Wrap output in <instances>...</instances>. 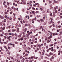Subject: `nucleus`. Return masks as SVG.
Returning <instances> with one entry per match:
<instances>
[{
  "label": "nucleus",
  "mask_w": 62,
  "mask_h": 62,
  "mask_svg": "<svg viewBox=\"0 0 62 62\" xmlns=\"http://www.w3.org/2000/svg\"><path fill=\"white\" fill-rule=\"evenodd\" d=\"M7 9H8L7 11V12H9V10H10V11L11 10V8H10V7H8V8Z\"/></svg>",
  "instance_id": "f257e3e1"
},
{
  "label": "nucleus",
  "mask_w": 62,
  "mask_h": 62,
  "mask_svg": "<svg viewBox=\"0 0 62 62\" xmlns=\"http://www.w3.org/2000/svg\"><path fill=\"white\" fill-rule=\"evenodd\" d=\"M51 23H54L53 22V21L52 20L50 21L49 22V24H51Z\"/></svg>",
  "instance_id": "f03ea898"
},
{
  "label": "nucleus",
  "mask_w": 62,
  "mask_h": 62,
  "mask_svg": "<svg viewBox=\"0 0 62 62\" xmlns=\"http://www.w3.org/2000/svg\"><path fill=\"white\" fill-rule=\"evenodd\" d=\"M9 45H12V46H13V47H14L15 46L14 45V44H11V43H10L9 44Z\"/></svg>",
  "instance_id": "7ed1b4c3"
},
{
  "label": "nucleus",
  "mask_w": 62,
  "mask_h": 62,
  "mask_svg": "<svg viewBox=\"0 0 62 62\" xmlns=\"http://www.w3.org/2000/svg\"><path fill=\"white\" fill-rule=\"evenodd\" d=\"M52 38V35H50L49 36V37H48V39H50V38Z\"/></svg>",
  "instance_id": "20e7f679"
},
{
  "label": "nucleus",
  "mask_w": 62,
  "mask_h": 62,
  "mask_svg": "<svg viewBox=\"0 0 62 62\" xmlns=\"http://www.w3.org/2000/svg\"><path fill=\"white\" fill-rule=\"evenodd\" d=\"M31 13L33 14H35V13H36V12L32 11H31Z\"/></svg>",
  "instance_id": "39448f33"
},
{
  "label": "nucleus",
  "mask_w": 62,
  "mask_h": 62,
  "mask_svg": "<svg viewBox=\"0 0 62 62\" xmlns=\"http://www.w3.org/2000/svg\"><path fill=\"white\" fill-rule=\"evenodd\" d=\"M0 29H2V31H3V27H0Z\"/></svg>",
  "instance_id": "423d86ee"
},
{
  "label": "nucleus",
  "mask_w": 62,
  "mask_h": 62,
  "mask_svg": "<svg viewBox=\"0 0 62 62\" xmlns=\"http://www.w3.org/2000/svg\"><path fill=\"white\" fill-rule=\"evenodd\" d=\"M4 7H5V8H8V6L6 5H4Z\"/></svg>",
  "instance_id": "0eeeda50"
},
{
  "label": "nucleus",
  "mask_w": 62,
  "mask_h": 62,
  "mask_svg": "<svg viewBox=\"0 0 62 62\" xmlns=\"http://www.w3.org/2000/svg\"><path fill=\"white\" fill-rule=\"evenodd\" d=\"M13 20H16V17H13Z\"/></svg>",
  "instance_id": "6e6552de"
},
{
  "label": "nucleus",
  "mask_w": 62,
  "mask_h": 62,
  "mask_svg": "<svg viewBox=\"0 0 62 62\" xmlns=\"http://www.w3.org/2000/svg\"><path fill=\"white\" fill-rule=\"evenodd\" d=\"M49 28H51V27H52V25H51L50 26H49Z\"/></svg>",
  "instance_id": "1a4fd4ad"
},
{
  "label": "nucleus",
  "mask_w": 62,
  "mask_h": 62,
  "mask_svg": "<svg viewBox=\"0 0 62 62\" xmlns=\"http://www.w3.org/2000/svg\"><path fill=\"white\" fill-rule=\"evenodd\" d=\"M1 19H2V20H3V19H4V17L1 16Z\"/></svg>",
  "instance_id": "9d476101"
},
{
  "label": "nucleus",
  "mask_w": 62,
  "mask_h": 62,
  "mask_svg": "<svg viewBox=\"0 0 62 62\" xmlns=\"http://www.w3.org/2000/svg\"><path fill=\"white\" fill-rule=\"evenodd\" d=\"M5 36H8V34L5 33Z\"/></svg>",
  "instance_id": "9b49d317"
},
{
  "label": "nucleus",
  "mask_w": 62,
  "mask_h": 62,
  "mask_svg": "<svg viewBox=\"0 0 62 62\" xmlns=\"http://www.w3.org/2000/svg\"><path fill=\"white\" fill-rule=\"evenodd\" d=\"M49 4H51V3H52V1H51L50 0L49 1Z\"/></svg>",
  "instance_id": "f8f14e48"
},
{
  "label": "nucleus",
  "mask_w": 62,
  "mask_h": 62,
  "mask_svg": "<svg viewBox=\"0 0 62 62\" xmlns=\"http://www.w3.org/2000/svg\"><path fill=\"white\" fill-rule=\"evenodd\" d=\"M21 40H23V37L21 38L20 39Z\"/></svg>",
  "instance_id": "ddd939ff"
},
{
  "label": "nucleus",
  "mask_w": 62,
  "mask_h": 62,
  "mask_svg": "<svg viewBox=\"0 0 62 62\" xmlns=\"http://www.w3.org/2000/svg\"><path fill=\"white\" fill-rule=\"evenodd\" d=\"M35 5H39V4L38 3H35Z\"/></svg>",
  "instance_id": "4468645a"
},
{
  "label": "nucleus",
  "mask_w": 62,
  "mask_h": 62,
  "mask_svg": "<svg viewBox=\"0 0 62 62\" xmlns=\"http://www.w3.org/2000/svg\"><path fill=\"white\" fill-rule=\"evenodd\" d=\"M26 37H29V35L28 34H26Z\"/></svg>",
  "instance_id": "2eb2a0df"
},
{
  "label": "nucleus",
  "mask_w": 62,
  "mask_h": 62,
  "mask_svg": "<svg viewBox=\"0 0 62 62\" xmlns=\"http://www.w3.org/2000/svg\"><path fill=\"white\" fill-rule=\"evenodd\" d=\"M18 26L19 27H21V26H22L21 25V24H19Z\"/></svg>",
  "instance_id": "dca6fc26"
},
{
  "label": "nucleus",
  "mask_w": 62,
  "mask_h": 62,
  "mask_svg": "<svg viewBox=\"0 0 62 62\" xmlns=\"http://www.w3.org/2000/svg\"><path fill=\"white\" fill-rule=\"evenodd\" d=\"M25 26H28V24H25Z\"/></svg>",
  "instance_id": "f3484780"
},
{
  "label": "nucleus",
  "mask_w": 62,
  "mask_h": 62,
  "mask_svg": "<svg viewBox=\"0 0 62 62\" xmlns=\"http://www.w3.org/2000/svg\"><path fill=\"white\" fill-rule=\"evenodd\" d=\"M39 49H40V50H41V48L40 47V46H39Z\"/></svg>",
  "instance_id": "a211bd4d"
},
{
  "label": "nucleus",
  "mask_w": 62,
  "mask_h": 62,
  "mask_svg": "<svg viewBox=\"0 0 62 62\" xmlns=\"http://www.w3.org/2000/svg\"><path fill=\"white\" fill-rule=\"evenodd\" d=\"M40 21L41 22H43V19H40Z\"/></svg>",
  "instance_id": "6ab92c4d"
},
{
  "label": "nucleus",
  "mask_w": 62,
  "mask_h": 62,
  "mask_svg": "<svg viewBox=\"0 0 62 62\" xmlns=\"http://www.w3.org/2000/svg\"><path fill=\"white\" fill-rule=\"evenodd\" d=\"M32 8L33 10H35V8Z\"/></svg>",
  "instance_id": "aec40b11"
},
{
  "label": "nucleus",
  "mask_w": 62,
  "mask_h": 62,
  "mask_svg": "<svg viewBox=\"0 0 62 62\" xmlns=\"http://www.w3.org/2000/svg\"><path fill=\"white\" fill-rule=\"evenodd\" d=\"M0 36H1V37H2V36H3V35L2 34H0Z\"/></svg>",
  "instance_id": "412c9836"
},
{
  "label": "nucleus",
  "mask_w": 62,
  "mask_h": 62,
  "mask_svg": "<svg viewBox=\"0 0 62 62\" xmlns=\"http://www.w3.org/2000/svg\"><path fill=\"white\" fill-rule=\"evenodd\" d=\"M6 51H8V48H6Z\"/></svg>",
  "instance_id": "4be33fe9"
},
{
  "label": "nucleus",
  "mask_w": 62,
  "mask_h": 62,
  "mask_svg": "<svg viewBox=\"0 0 62 62\" xmlns=\"http://www.w3.org/2000/svg\"><path fill=\"white\" fill-rule=\"evenodd\" d=\"M23 38H25L26 37V35H23Z\"/></svg>",
  "instance_id": "5701e85b"
},
{
  "label": "nucleus",
  "mask_w": 62,
  "mask_h": 62,
  "mask_svg": "<svg viewBox=\"0 0 62 62\" xmlns=\"http://www.w3.org/2000/svg\"><path fill=\"white\" fill-rule=\"evenodd\" d=\"M6 19L7 20H8V19H9V17H6Z\"/></svg>",
  "instance_id": "b1692460"
},
{
  "label": "nucleus",
  "mask_w": 62,
  "mask_h": 62,
  "mask_svg": "<svg viewBox=\"0 0 62 62\" xmlns=\"http://www.w3.org/2000/svg\"><path fill=\"white\" fill-rule=\"evenodd\" d=\"M24 42V43H26V40H24V41H23Z\"/></svg>",
  "instance_id": "393cba45"
},
{
  "label": "nucleus",
  "mask_w": 62,
  "mask_h": 62,
  "mask_svg": "<svg viewBox=\"0 0 62 62\" xmlns=\"http://www.w3.org/2000/svg\"><path fill=\"white\" fill-rule=\"evenodd\" d=\"M4 48H5L6 49V48H7V46H4Z\"/></svg>",
  "instance_id": "a878e982"
},
{
  "label": "nucleus",
  "mask_w": 62,
  "mask_h": 62,
  "mask_svg": "<svg viewBox=\"0 0 62 62\" xmlns=\"http://www.w3.org/2000/svg\"><path fill=\"white\" fill-rule=\"evenodd\" d=\"M5 27H3V31L4 30H5Z\"/></svg>",
  "instance_id": "bb28decb"
},
{
  "label": "nucleus",
  "mask_w": 62,
  "mask_h": 62,
  "mask_svg": "<svg viewBox=\"0 0 62 62\" xmlns=\"http://www.w3.org/2000/svg\"><path fill=\"white\" fill-rule=\"evenodd\" d=\"M6 21H7V20H6V19H5L4 20V22L5 23L6 22Z\"/></svg>",
  "instance_id": "cd10ccee"
},
{
  "label": "nucleus",
  "mask_w": 62,
  "mask_h": 62,
  "mask_svg": "<svg viewBox=\"0 0 62 62\" xmlns=\"http://www.w3.org/2000/svg\"><path fill=\"white\" fill-rule=\"evenodd\" d=\"M16 32L17 33H19V32H20V31H19L17 30V31H16Z\"/></svg>",
  "instance_id": "c85d7f7f"
},
{
  "label": "nucleus",
  "mask_w": 62,
  "mask_h": 62,
  "mask_svg": "<svg viewBox=\"0 0 62 62\" xmlns=\"http://www.w3.org/2000/svg\"><path fill=\"white\" fill-rule=\"evenodd\" d=\"M50 21H52V20H53V18H51L50 19Z\"/></svg>",
  "instance_id": "c756f323"
},
{
  "label": "nucleus",
  "mask_w": 62,
  "mask_h": 62,
  "mask_svg": "<svg viewBox=\"0 0 62 62\" xmlns=\"http://www.w3.org/2000/svg\"><path fill=\"white\" fill-rule=\"evenodd\" d=\"M37 50H35V53H37Z\"/></svg>",
  "instance_id": "7c9ffc66"
},
{
  "label": "nucleus",
  "mask_w": 62,
  "mask_h": 62,
  "mask_svg": "<svg viewBox=\"0 0 62 62\" xmlns=\"http://www.w3.org/2000/svg\"><path fill=\"white\" fill-rule=\"evenodd\" d=\"M49 42H50V40H47V43H49Z\"/></svg>",
  "instance_id": "2f4dec72"
},
{
  "label": "nucleus",
  "mask_w": 62,
  "mask_h": 62,
  "mask_svg": "<svg viewBox=\"0 0 62 62\" xmlns=\"http://www.w3.org/2000/svg\"><path fill=\"white\" fill-rule=\"evenodd\" d=\"M7 4L8 5H9V3L8 2H7Z\"/></svg>",
  "instance_id": "473e14b6"
},
{
  "label": "nucleus",
  "mask_w": 62,
  "mask_h": 62,
  "mask_svg": "<svg viewBox=\"0 0 62 62\" xmlns=\"http://www.w3.org/2000/svg\"><path fill=\"white\" fill-rule=\"evenodd\" d=\"M14 10H16V8H14Z\"/></svg>",
  "instance_id": "72a5a7b5"
},
{
  "label": "nucleus",
  "mask_w": 62,
  "mask_h": 62,
  "mask_svg": "<svg viewBox=\"0 0 62 62\" xmlns=\"http://www.w3.org/2000/svg\"><path fill=\"white\" fill-rule=\"evenodd\" d=\"M18 37H19V38H20V37H21V35H18Z\"/></svg>",
  "instance_id": "f704fd0d"
},
{
  "label": "nucleus",
  "mask_w": 62,
  "mask_h": 62,
  "mask_svg": "<svg viewBox=\"0 0 62 62\" xmlns=\"http://www.w3.org/2000/svg\"><path fill=\"white\" fill-rule=\"evenodd\" d=\"M20 59L23 58V57L22 56H20Z\"/></svg>",
  "instance_id": "c9c22d12"
},
{
  "label": "nucleus",
  "mask_w": 62,
  "mask_h": 62,
  "mask_svg": "<svg viewBox=\"0 0 62 62\" xmlns=\"http://www.w3.org/2000/svg\"><path fill=\"white\" fill-rule=\"evenodd\" d=\"M53 26L54 27V26H55V25H54V23H53Z\"/></svg>",
  "instance_id": "e433bc0d"
},
{
  "label": "nucleus",
  "mask_w": 62,
  "mask_h": 62,
  "mask_svg": "<svg viewBox=\"0 0 62 62\" xmlns=\"http://www.w3.org/2000/svg\"><path fill=\"white\" fill-rule=\"evenodd\" d=\"M22 33L23 35H25V32H23Z\"/></svg>",
  "instance_id": "4c0bfd02"
},
{
  "label": "nucleus",
  "mask_w": 62,
  "mask_h": 62,
  "mask_svg": "<svg viewBox=\"0 0 62 62\" xmlns=\"http://www.w3.org/2000/svg\"><path fill=\"white\" fill-rule=\"evenodd\" d=\"M10 14H12V12L11 11L10 12Z\"/></svg>",
  "instance_id": "58836bf2"
},
{
  "label": "nucleus",
  "mask_w": 62,
  "mask_h": 62,
  "mask_svg": "<svg viewBox=\"0 0 62 62\" xmlns=\"http://www.w3.org/2000/svg\"><path fill=\"white\" fill-rule=\"evenodd\" d=\"M26 12L27 13V14H28V13H29V12L28 11H27Z\"/></svg>",
  "instance_id": "ea45409f"
},
{
  "label": "nucleus",
  "mask_w": 62,
  "mask_h": 62,
  "mask_svg": "<svg viewBox=\"0 0 62 62\" xmlns=\"http://www.w3.org/2000/svg\"><path fill=\"white\" fill-rule=\"evenodd\" d=\"M11 59H13V57H11Z\"/></svg>",
  "instance_id": "a19ab883"
},
{
  "label": "nucleus",
  "mask_w": 62,
  "mask_h": 62,
  "mask_svg": "<svg viewBox=\"0 0 62 62\" xmlns=\"http://www.w3.org/2000/svg\"><path fill=\"white\" fill-rule=\"evenodd\" d=\"M28 55V54H26L25 55V56H27Z\"/></svg>",
  "instance_id": "79ce46f5"
},
{
  "label": "nucleus",
  "mask_w": 62,
  "mask_h": 62,
  "mask_svg": "<svg viewBox=\"0 0 62 62\" xmlns=\"http://www.w3.org/2000/svg\"><path fill=\"white\" fill-rule=\"evenodd\" d=\"M24 9H23L22 10V11H23V12H24Z\"/></svg>",
  "instance_id": "37998d69"
},
{
  "label": "nucleus",
  "mask_w": 62,
  "mask_h": 62,
  "mask_svg": "<svg viewBox=\"0 0 62 62\" xmlns=\"http://www.w3.org/2000/svg\"><path fill=\"white\" fill-rule=\"evenodd\" d=\"M11 35L12 36H14V34H13V33H11Z\"/></svg>",
  "instance_id": "c03bdc74"
},
{
  "label": "nucleus",
  "mask_w": 62,
  "mask_h": 62,
  "mask_svg": "<svg viewBox=\"0 0 62 62\" xmlns=\"http://www.w3.org/2000/svg\"><path fill=\"white\" fill-rule=\"evenodd\" d=\"M38 57H36L34 58H35V59H38Z\"/></svg>",
  "instance_id": "a18cd8bd"
},
{
  "label": "nucleus",
  "mask_w": 62,
  "mask_h": 62,
  "mask_svg": "<svg viewBox=\"0 0 62 62\" xmlns=\"http://www.w3.org/2000/svg\"><path fill=\"white\" fill-rule=\"evenodd\" d=\"M22 4V2H19L18 3V4Z\"/></svg>",
  "instance_id": "49530a36"
},
{
  "label": "nucleus",
  "mask_w": 62,
  "mask_h": 62,
  "mask_svg": "<svg viewBox=\"0 0 62 62\" xmlns=\"http://www.w3.org/2000/svg\"><path fill=\"white\" fill-rule=\"evenodd\" d=\"M40 10H41V11H42V10H43L42 8H40Z\"/></svg>",
  "instance_id": "de8ad7c7"
},
{
  "label": "nucleus",
  "mask_w": 62,
  "mask_h": 62,
  "mask_svg": "<svg viewBox=\"0 0 62 62\" xmlns=\"http://www.w3.org/2000/svg\"><path fill=\"white\" fill-rule=\"evenodd\" d=\"M38 39H37V38H35V40H37Z\"/></svg>",
  "instance_id": "09e8293b"
},
{
  "label": "nucleus",
  "mask_w": 62,
  "mask_h": 62,
  "mask_svg": "<svg viewBox=\"0 0 62 62\" xmlns=\"http://www.w3.org/2000/svg\"><path fill=\"white\" fill-rule=\"evenodd\" d=\"M24 30L25 31H26V30H27V29L26 28H25Z\"/></svg>",
  "instance_id": "8fccbe9b"
},
{
  "label": "nucleus",
  "mask_w": 62,
  "mask_h": 62,
  "mask_svg": "<svg viewBox=\"0 0 62 62\" xmlns=\"http://www.w3.org/2000/svg\"><path fill=\"white\" fill-rule=\"evenodd\" d=\"M4 44H7V43L6 42H4Z\"/></svg>",
  "instance_id": "3c124183"
},
{
  "label": "nucleus",
  "mask_w": 62,
  "mask_h": 62,
  "mask_svg": "<svg viewBox=\"0 0 62 62\" xmlns=\"http://www.w3.org/2000/svg\"><path fill=\"white\" fill-rule=\"evenodd\" d=\"M12 32H14V29H12Z\"/></svg>",
  "instance_id": "603ef678"
},
{
  "label": "nucleus",
  "mask_w": 62,
  "mask_h": 62,
  "mask_svg": "<svg viewBox=\"0 0 62 62\" xmlns=\"http://www.w3.org/2000/svg\"><path fill=\"white\" fill-rule=\"evenodd\" d=\"M36 13H39V11H37L36 12Z\"/></svg>",
  "instance_id": "864d4df0"
},
{
  "label": "nucleus",
  "mask_w": 62,
  "mask_h": 62,
  "mask_svg": "<svg viewBox=\"0 0 62 62\" xmlns=\"http://www.w3.org/2000/svg\"><path fill=\"white\" fill-rule=\"evenodd\" d=\"M34 47H36V46H37L36 45H34Z\"/></svg>",
  "instance_id": "5fc2aeb1"
},
{
  "label": "nucleus",
  "mask_w": 62,
  "mask_h": 62,
  "mask_svg": "<svg viewBox=\"0 0 62 62\" xmlns=\"http://www.w3.org/2000/svg\"><path fill=\"white\" fill-rule=\"evenodd\" d=\"M40 46H43V44H41L40 45Z\"/></svg>",
  "instance_id": "6e6d98bb"
},
{
  "label": "nucleus",
  "mask_w": 62,
  "mask_h": 62,
  "mask_svg": "<svg viewBox=\"0 0 62 62\" xmlns=\"http://www.w3.org/2000/svg\"><path fill=\"white\" fill-rule=\"evenodd\" d=\"M8 32H10V30H9L8 31Z\"/></svg>",
  "instance_id": "4d7b16f0"
},
{
  "label": "nucleus",
  "mask_w": 62,
  "mask_h": 62,
  "mask_svg": "<svg viewBox=\"0 0 62 62\" xmlns=\"http://www.w3.org/2000/svg\"><path fill=\"white\" fill-rule=\"evenodd\" d=\"M48 50H51V48H49V49H48Z\"/></svg>",
  "instance_id": "13d9d810"
},
{
  "label": "nucleus",
  "mask_w": 62,
  "mask_h": 62,
  "mask_svg": "<svg viewBox=\"0 0 62 62\" xmlns=\"http://www.w3.org/2000/svg\"><path fill=\"white\" fill-rule=\"evenodd\" d=\"M46 54L47 55V56H50V55H47V54Z\"/></svg>",
  "instance_id": "bf43d9fd"
},
{
  "label": "nucleus",
  "mask_w": 62,
  "mask_h": 62,
  "mask_svg": "<svg viewBox=\"0 0 62 62\" xmlns=\"http://www.w3.org/2000/svg\"><path fill=\"white\" fill-rule=\"evenodd\" d=\"M39 46V44H37V47Z\"/></svg>",
  "instance_id": "052dcab7"
},
{
  "label": "nucleus",
  "mask_w": 62,
  "mask_h": 62,
  "mask_svg": "<svg viewBox=\"0 0 62 62\" xmlns=\"http://www.w3.org/2000/svg\"><path fill=\"white\" fill-rule=\"evenodd\" d=\"M53 17H55V15H53Z\"/></svg>",
  "instance_id": "680f3d73"
},
{
  "label": "nucleus",
  "mask_w": 62,
  "mask_h": 62,
  "mask_svg": "<svg viewBox=\"0 0 62 62\" xmlns=\"http://www.w3.org/2000/svg\"><path fill=\"white\" fill-rule=\"evenodd\" d=\"M17 34L16 33H15V36H17Z\"/></svg>",
  "instance_id": "e2e57ef3"
},
{
  "label": "nucleus",
  "mask_w": 62,
  "mask_h": 62,
  "mask_svg": "<svg viewBox=\"0 0 62 62\" xmlns=\"http://www.w3.org/2000/svg\"><path fill=\"white\" fill-rule=\"evenodd\" d=\"M37 19V18H36V17H35L34 18V20H36V19Z\"/></svg>",
  "instance_id": "0e129e2a"
},
{
  "label": "nucleus",
  "mask_w": 62,
  "mask_h": 62,
  "mask_svg": "<svg viewBox=\"0 0 62 62\" xmlns=\"http://www.w3.org/2000/svg\"><path fill=\"white\" fill-rule=\"evenodd\" d=\"M46 61H46V60H44V62H46Z\"/></svg>",
  "instance_id": "69168bd1"
},
{
  "label": "nucleus",
  "mask_w": 62,
  "mask_h": 62,
  "mask_svg": "<svg viewBox=\"0 0 62 62\" xmlns=\"http://www.w3.org/2000/svg\"><path fill=\"white\" fill-rule=\"evenodd\" d=\"M42 55H44V53H43V52H42Z\"/></svg>",
  "instance_id": "338daca9"
},
{
  "label": "nucleus",
  "mask_w": 62,
  "mask_h": 62,
  "mask_svg": "<svg viewBox=\"0 0 62 62\" xmlns=\"http://www.w3.org/2000/svg\"><path fill=\"white\" fill-rule=\"evenodd\" d=\"M23 23H25V22L24 21V20L23 21Z\"/></svg>",
  "instance_id": "774afa93"
}]
</instances>
